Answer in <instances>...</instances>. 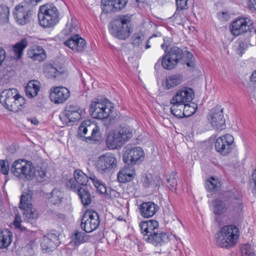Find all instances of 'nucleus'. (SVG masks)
<instances>
[{"label": "nucleus", "instance_id": "obj_1", "mask_svg": "<svg viewBox=\"0 0 256 256\" xmlns=\"http://www.w3.org/2000/svg\"><path fill=\"white\" fill-rule=\"evenodd\" d=\"M139 226L143 239L154 246H162L168 240V234L160 230L155 220L141 222Z\"/></svg>", "mask_w": 256, "mask_h": 256}, {"label": "nucleus", "instance_id": "obj_2", "mask_svg": "<svg viewBox=\"0 0 256 256\" xmlns=\"http://www.w3.org/2000/svg\"><path fill=\"white\" fill-rule=\"evenodd\" d=\"M0 102L7 110L16 112L24 108L26 100L17 89L12 88L2 91L0 94Z\"/></svg>", "mask_w": 256, "mask_h": 256}, {"label": "nucleus", "instance_id": "obj_3", "mask_svg": "<svg viewBox=\"0 0 256 256\" xmlns=\"http://www.w3.org/2000/svg\"><path fill=\"white\" fill-rule=\"evenodd\" d=\"M40 24L46 28H50L56 26L60 20V12L52 3H48L41 6L38 14Z\"/></svg>", "mask_w": 256, "mask_h": 256}, {"label": "nucleus", "instance_id": "obj_4", "mask_svg": "<svg viewBox=\"0 0 256 256\" xmlns=\"http://www.w3.org/2000/svg\"><path fill=\"white\" fill-rule=\"evenodd\" d=\"M239 235L237 226L234 225L225 226L217 234L216 244L221 248H230L238 242Z\"/></svg>", "mask_w": 256, "mask_h": 256}, {"label": "nucleus", "instance_id": "obj_5", "mask_svg": "<svg viewBox=\"0 0 256 256\" xmlns=\"http://www.w3.org/2000/svg\"><path fill=\"white\" fill-rule=\"evenodd\" d=\"M131 16L121 15L116 19L110 28L111 34L120 40H126L130 36L132 30L129 26Z\"/></svg>", "mask_w": 256, "mask_h": 256}, {"label": "nucleus", "instance_id": "obj_6", "mask_svg": "<svg viewBox=\"0 0 256 256\" xmlns=\"http://www.w3.org/2000/svg\"><path fill=\"white\" fill-rule=\"evenodd\" d=\"M132 129L129 126H120L118 130L108 132L106 144H125L132 137Z\"/></svg>", "mask_w": 256, "mask_h": 256}, {"label": "nucleus", "instance_id": "obj_7", "mask_svg": "<svg viewBox=\"0 0 256 256\" xmlns=\"http://www.w3.org/2000/svg\"><path fill=\"white\" fill-rule=\"evenodd\" d=\"M14 174L20 178L31 180L34 176L35 169L32 164L24 159L15 160L11 168Z\"/></svg>", "mask_w": 256, "mask_h": 256}, {"label": "nucleus", "instance_id": "obj_8", "mask_svg": "<svg viewBox=\"0 0 256 256\" xmlns=\"http://www.w3.org/2000/svg\"><path fill=\"white\" fill-rule=\"evenodd\" d=\"M213 204L214 212L217 215L232 211L240 212L242 209V202L237 198H232L228 201L224 202L217 199L214 202Z\"/></svg>", "mask_w": 256, "mask_h": 256}, {"label": "nucleus", "instance_id": "obj_9", "mask_svg": "<svg viewBox=\"0 0 256 256\" xmlns=\"http://www.w3.org/2000/svg\"><path fill=\"white\" fill-rule=\"evenodd\" d=\"M113 110L112 103L107 99L102 102L94 101L90 107V112L92 116L96 119L107 118Z\"/></svg>", "mask_w": 256, "mask_h": 256}, {"label": "nucleus", "instance_id": "obj_10", "mask_svg": "<svg viewBox=\"0 0 256 256\" xmlns=\"http://www.w3.org/2000/svg\"><path fill=\"white\" fill-rule=\"evenodd\" d=\"M183 50L180 48L174 46L162 57V64L164 68L170 70L174 68L180 62L184 55Z\"/></svg>", "mask_w": 256, "mask_h": 256}, {"label": "nucleus", "instance_id": "obj_11", "mask_svg": "<svg viewBox=\"0 0 256 256\" xmlns=\"http://www.w3.org/2000/svg\"><path fill=\"white\" fill-rule=\"evenodd\" d=\"M13 14L18 24L25 26L30 23L34 12L28 4L21 3L15 7Z\"/></svg>", "mask_w": 256, "mask_h": 256}, {"label": "nucleus", "instance_id": "obj_12", "mask_svg": "<svg viewBox=\"0 0 256 256\" xmlns=\"http://www.w3.org/2000/svg\"><path fill=\"white\" fill-rule=\"evenodd\" d=\"M117 166V158L113 154H108L99 156L96 163L97 170L102 174L112 172Z\"/></svg>", "mask_w": 256, "mask_h": 256}, {"label": "nucleus", "instance_id": "obj_13", "mask_svg": "<svg viewBox=\"0 0 256 256\" xmlns=\"http://www.w3.org/2000/svg\"><path fill=\"white\" fill-rule=\"evenodd\" d=\"M100 224L99 216L97 212L94 210L86 212L84 214L80 226L86 232H91L96 230Z\"/></svg>", "mask_w": 256, "mask_h": 256}, {"label": "nucleus", "instance_id": "obj_14", "mask_svg": "<svg viewBox=\"0 0 256 256\" xmlns=\"http://www.w3.org/2000/svg\"><path fill=\"white\" fill-rule=\"evenodd\" d=\"M208 120L216 130H222L226 128V120L224 116L223 108L220 106H216L210 110L208 115Z\"/></svg>", "mask_w": 256, "mask_h": 256}, {"label": "nucleus", "instance_id": "obj_15", "mask_svg": "<svg viewBox=\"0 0 256 256\" xmlns=\"http://www.w3.org/2000/svg\"><path fill=\"white\" fill-rule=\"evenodd\" d=\"M122 159L128 165L139 164L144 159V152L140 147L133 148L125 151Z\"/></svg>", "mask_w": 256, "mask_h": 256}, {"label": "nucleus", "instance_id": "obj_16", "mask_svg": "<svg viewBox=\"0 0 256 256\" xmlns=\"http://www.w3.org/2000/svg\"><path fill=\"white\" fill-rule=\"evenodd\" d=\"M253 28L252 22L248 18H239L230 26V32L234 36L242 34Z\"/></svg>", "mask_w": 256, "mask_h": 256}, {"label": "nucleus", "instance_id": "obj_17", "mask_svg": "<svg viewBox=\"0 0 256 256\" xmlns=\"http://www.w3.org/2000/svg\"><path fill=\"white\" fill-rule=\"evenodd\" d=\"M194 96V91L190 88H184L177 91L176 94L170 100V104H184V108H189L188 104H186L192 101Z\"/></svg>", "mask_w": 256, "mask_h": 256}, {"label": "nucleus", "instance_id": "obj_18", "mask_svg": "<svg viewBox=\"0 0 256 256\" xmlns=\"http://www.w3.org/2000/svg\"><path fill=\"white\" fill-rule=\"evenodd\" d=\"M59 236L60 234L56 231L44 235L40 243L42 250L49 252L54 250L60 244Z\"/></svg>", "mask_w": 256, "mask_h": 256}, {"label": "nucleus", "instance_id": "obj_19", "mask_svg": "<svg viewBox=\"0 0 256 256\" xmlns=\"http://www.w3.org/2000/svg\"><path fill=\"white\" fill-rule=\"evenodd\" d=\"M74 179L70 178L66 183V186L70 190L76 191L78 188L85 186L88 182V177L81 170H76L74 173Z\"/></svg>", "mask_w": 256, "mask_h": 256}, {"label": "nucleus", "instance_id": "obj_20", "mask_svg": "<svg viewBox=\"0 0 256 256\" xmlns=\"http://www.w3.org/2000/svg\"><path fill=\"white\" fill-rule=\"evenodd\" d=\"M69 90L64 86H56L50 88V100L56 104H62L70 97Z\"/></svg>", "mask_w": 256, "mask_h": 256}, {"label": "nucleus", "instance_id": "obj_21", "mask_svg": "<svg viewBox=\"0 0 256 256\" xmlns=\"http://www.w3.org/2000/svg\"><path fill=\"white\" fill-rule=\"evenodd\" d=\"M64 44L74 52H82L86 48V42L78 34L70 36L64 42Z\"/></svg>", "mask_w": 256, "mask_h": 256}, {"label": "nucleus", "instance_id": "obj_22", "mask_svg": "<svg viewBox=\"0 0 256 256\" xmlns=\"http://www.w3.org/2000/svg\"><path fill=\"white\" fill-rule=\"evenodd\" d=\"M140 212L142 216L149 218L152 216L158 210L157 204L153 202H143L140 206Z\"/></svg>", "mask_w": 256, "mask_h": 256}, {"label": "nucleus", "instance_id": "obj_23", "mask_svg": "<svg viewBox=\"0 0 256 256\" xmlns=\"http://www.w3.org/2000/svg\"><path fill=\"white\" fill-rule=\"evenodd\" d=\"M135 174V170L133 168L125 166L118 172V180L120 182H126L133 180Z\"/></svg>", "mask_w": 256, "mask_h": 256}, {"label": "nucleus", "instance_id": "obj_24", "mask_svg": "<svg viewBox=\"0 0 256 256\" xmlns=\"http://www.w3.org/2000/svg\"><path fill=\"white\" fill-rule=\"evenodd\" d=\"M76 23V20L73 18H72L70 20H68L65 28L61 32L60 34L70 37L74 34H78V27Z\"/></svg>", "mask_w": 256, "mask_h": 256}, {"label": "nucleus", "instance_id": "obj_25", "mask_svg": "<svg viewBox=\"0 0 256 256\" xmlns=\"http://www.w3.org/2000/svg\"><path fill=\"white\" fill-rule=\"evenodd\" d=\"M28 56L34 60L42 61L46 58L45 50L40 46L32 47L28 52Z\"/></svg>", "mask_w": 256, "mask_h": 256}, {"label": "nucleus", "instance_id": "obj_26", "mask_svg": "<svg viewBox=\"0 0 256 256\" xmlns=\"http://www.w3.org/2000/svg\"><path fill=\"white\" fill-rule=\"evenodd\" d=\"M64 70L61 68L58 70L52 64H47L44 69L46 76L49 78L60 79Z\"/></svg>", "mask_w": 256, "mask_h": 256}, {"label": "nucleus", "instance_id": "obj_27", "mask_svg": "<svg viewBox=\"0 0 256 256\" xmlns=\"http://www.w3.org/2000/svg\"><path fill=\"white\" fill-rule=\"evenodd\" d=\"M234 138L230 134H226L216 138L215 135L212 136L208 140V144H232Z\"/></svg>", "mask_w": 256, "mask_h": 256}, {"label": "nucleus", "instance_id": "obj_28", "mask_svg": "<svg viewBox=\"0 0 256 256\" xmlns=\"http://www.w3.org/2000/svg\"><path fill=\"white\" fill-rule=\"evenodd\" d=\"M180 62L184 66L186 65L189 70H193L195 68V58L193 54L189 51L186 50L184 52Z\"/></svg>", "mask_w": 256, "mask_h": 256}, {"label": "nucleus", "instance_id": "obj_29", "mask_svg": "<svg viewBox=\"0 0 256 256\" xmlns=\"http://www.w3.org/2000/svg\"><path fill=\"white\" fill-rule=\"evenodd\" d=\"M89 178L92 181L96 190L100 194H103L104 198H108L110 196L105 184L102 181L98 180L94 175L91 176Z\"/></svg>", "mask_w": 256, "mask_h": 256}, {"label": "nucleus", "instance_id": "obj_30", "mask_svg": "<svg viewBox=\"0 0 256 256\" xmlns=\"http://www.w3.org/2000/svg\"><path fill=\"white\" fill-rule=\"evenodd\" d=\"M92 126L90 130V135L85 137V141L87 142L88 141H93L94 142H100L102 137L100 128L94 124H92Z\"/></svg>", "mask_w": 256, "mask_h": 256}, {"label": "nucleus", "instance_id": "obj_31", "mask_svg": "<svg viewBox=\"0 0 256 256\" xmlns=\"http://www.w3.org/2000/svg\"><path fill=\"white\" fill-rule=\"evenodd\" d=\"M12 234L8 230L0 231V248L8 247L12 242Z\"/></svg>", "mask_w": 256, "mask_h": 256}, {"label": "nucleus", "instance_id": "obj_32", "mask_svg": "<svg viewBox=\"0 0 256 256\" xmlns=\"http://www.w3.org/2000/svg\"><path fill=\"white\" fill-rule=\"evenodd\" d=\"M182 76L180 74H172L166 78V88L169 90L178 85L182 82Z\"/></svg>", "mask_w": 256, "mask_h": 256}, {"label": "nucleus", "instance_id": "obj_33", "mask_svg": "<svg viewBox=\"0 0 256 256\" xmlns=\"http://www.w3.org/2000/svg\"><path fill=\"white\" fill-rule=\"evenodd\" d=\"M81 200L82 204L86 206L91 202V194L86 188H80L76 190Z\"/></svg>", "mask_w": 256, "mask_h": 256}, {"label": "nucleus", "instance_id": "obj_34", "mask_svg": "<svg viewBox=\"0 0 256 256\" xmlns=\"http://www.w3.org/2000/svg\"><path fill=\"white\" fill-rule=\"evenodd\" d=\"M28 46V41L26 38H22L20 41L16 42L12 48V50L17 60L22 58L23 54V51Z\"/></svg>", "mask_w": 256, "mask_h": 256}, {"label": "nucleus", "instance_id": "obj_35", "mask_svg": "<svg viewBox=\"0 0 256 256\" xmlns=\"http://www.w3.org/2000/svg\"><path fill=\"white\" fill-rule=\"evenodd\" d=\"M32 195L30 192L22 194L20 197V208L25 210L32 208Z\"/></svg>", "mask_w": 256, "mask_h": 256}, {"label": "nucleus", "instance_id": "obj_36", "mask_svg": "<svg viewBox=\"0 0 256 256\" xmlns=\"http://www.w3.org/2000/svg\"><path fill=\"white\" fill-rule=\"evenodd\" d=\"M92 124H93L90 120L84 121L78 128V136L80 138H83L84 140H85V137L86 136L87 132L88 131L90 132V130H92Z\"/></svg>", "mask_w": 256, "mask_h": 256}, {"label": "nucleus", "instance_id": "obj_37", "mask_svg": "<svg viewBox=\"0 0 256 256\" xmlns=\"http://www.w3.org/2000/svg\"><path fill=\"white\" fill-rule=\"evenodd\" d=\"M24 210V220L26 222L32 224L38 217V213L34 208H26Z\"/></svg>", "mask_w": 256, "mask_h": 256}, {"label": "nucleus", "instance_id": "obj_38", "mask_svg": "<svg viewBox=\"0 0 256 256\" xmlns=\"http://www.w3.org/2000/svg\"><path fill=\"white\" fill-rule=\"evenodd\" d=\"M220 186L218 180L214 176H211L206 180V188L209 192H212L218 190Z\"/></svg>", "mask_w": 256, "mask_h": 256}, {"label": "nucleus", "instance_id": "obj_39", "mask_svg": "<svg viewBox=\"0 0 256 256\" xmlns=\"http://www.w3.org/2000/svg\"><path fill=\"white\" fill-rule=\"evenodd\" d=\"M86 236L85 233L80 232H76L72 236L71 243L74 246H78L84 243L86 240Z\"/></svg>", "mask_w": 256, "mask_h": 256}, {"label": "nucleus", "instance_id": "obj_40", "mask_svg": "<svg viewBox=\"0 0 256 256\" xmlns=\"http://www.w3.org/2000/svg\"><path fill=\"white\" fill-rule=\"evenodd\" d=\"M188 0H176V10L173 16L177 18L178 16L180 17L181 12L188 8Z\"/></svg>", "mask_w": 256, "mask_h": 256}, {"label": "nucleus", "instance_id": "obj_41", "mask_svg": "<svg viewBox=\"0 0 256 256\" xmlns=\"http://www.w3.org/2000/svg\"><path fill=\"white\" fill-rule=\"evenodd\" d=\"M102 11L106 14L118 11L114 0H106L104 3L102 4Z\"/></svg>", "mask_w": 256, "mask_h": 256}, {"label": "nucleus", "instance_id": "obj_42", "mask_svg": "<svg viewBox=\"0 0 256 256\" xmlns=\"http://www.w3.org/2000/svg\"><path fill=\"white\" fill-rule=\"evenodd\" d=\"M62 198V194L58 189H54L51 192L50 202L54 204L60 202Z\"/></svg>", "mask_w": 256, "mask_h": 256}, {"label": "nucleus", "instance_id": "obj_43", "mask_svg": "<svg viewBox=\"0 0 256 256\" xmlns=\"http://www.w3.org/2000/svg\"><path fill=\"white\" fill-rule=\"evenodd\" d=\"M234 145H214L216 150L222 155H226L233 148Z\"/></svg>", "mask_w": 256, "mask_h": 256}, {"label": "nucleus", "instance_id": "obj_44", "mask_svg": "<svg viewBox=\"0 0 256 256\" xmlns=\"http://www.w3.org/2000/svg\"><path fill=\"white\" fill-rule=\"evenodd\" d=\"M144 39V36L141 32L134 33L131 38L132 44L134 46H139Z\"/></svg>", "mask_w": 256, "mask_h": 256}, {"label": "nucleus", "instance_id": "obj_45", "mask_svg": "<svg viewBox=\"0 0 256 256\" xmlns=\"http://www.w3.org/2000/svg\"><path fill=\"white\" fill-rule=\"evenodd\" d=\"M172 106L170 108V112L175 117L178 118H182L184 116V112H182L180 109L178 108V106L180 104H172Z\"/></svg>", "mask_w": 256, "mask_h": 256}, {"label": "nucleus", "instance_id": "obj_46", "mask_svg": "<svg viewBox=\"0 0 256 256\" xmlns=\"http://www.w3.org/2000/svg\"><path fill=\"white\" fill-rule=\"evenodd\" d=\"M176 172H172L170 176L167 178V182L168 184V186L170 189H176L177 180L176 178Z\"/></svg>", "mask_w": 256, "mask_h": 256}, {"label": "nucleus", "instance_id": "obj_47", "mask_svg": "<svg viewBox=\"0 0 256 256\" xmlns=\"http://www.w3.org/2000/svg\"><path fill=\"white\" fill-rule=\"evenodd\" d=\"M242 256H255L254 249L250 244H246L243 246Z\"/></svg>", "mask_w": 256, "mask_h": 256}, {"label": "nucleus", "instance_id": "obj_48", "mask_svg": "<svg viewBox=\"0 0 256 256\" xmlns=\"http://www.w3.org/2000/svg\"><path fill=\"white\" fill-rule=\"evenodd\" d=\"M82 111L75 112L74 113H70L65 114L66 117L68 119L70 122H76L79 120L81 116Z\"/></svg>", "mask_w": 256, "mask_h": 256}, {"label": "nucleus", "instance_id": "obj_49", "mask_svg": "<svg viewBox=\"0 0 256 256\" xmlns=\"http://www.w3.org/2000/svg\"><path fill=\"white\" fill-rule=\"evenodd\" d=\"M82 111L77 105L69 104L65 108V114Z\"/></svg>", "mask_w": 256, "mask_h": 256}, {"label": "nucleus", "instance_id": "obj_50", "mask_svg": "<svg viewBox=\"0 0 256 256\" xmlns=\"http://www.w3.org/2000/svg\"><path fill=\"white\" fill-rule=\"evenodd\" d=\"M9 15L8 8L4 5L0 6V18L6 19L8 18Z\"/></svg>", "mask_w": 256, "mask_h": 256}, {"label": "nucleus", "instance_id": "obj_51", "mask_svg": "<svg viewBox=\"0 0 256 256\" xmlns=\"http://www.w3.org/2000/svg\"><path fill=\"white\" fill-rule=\"evenodd\" d=\"M31 85L32 82H29L25 88V92L26 95L30 98H33L37 95V94L36 92L34 90L30 87Z\"/></svg>", "mask_w": 256, "mask_h": 256}, {"label": "nucleus", "instance_id": "obj_52", "mask_svg": "<svg viewBox=\"0 0 256 256\" xmlns=\"http://www.w3.org/2000/svg\"><path fill=\"white\" fill-rule=\"evenodd\" d=\"M118 11L122 10L126 6L128 0H114Z\"/></svg>", "mask_w": 256, "mask_h": 256}, {"label": "nucleus", "instance_id": "obj_53", "mask_svg": "<svg viewBox=\"0 0 256 256\" xmlns=\"http://www.w3.org/2000/svg\"><path fill=\"white\" fill-rule=\"evenodd\" d=\"M8 162L6 160H0V172L4 174H7L8 172Z\"/></svg>", "mask_w": 256, "mask_h": 256}, {"label": "nucleus", "instance_id": "obj_54", "mask_svg": "<svg viewBox=\"0 0 256 256\" xmlns=\"http://www.w3.org/2000/svg\"><path fill=\"white\" fill-rule=\"evenodd\" d=\"M143 184L145 187H149L152 182V176L150 174L149 176L146 175L142 178Z\"/></svg>", "mask_w": 256, "mask_h": 256}, {"label": "nucleus", "instance_id": "obj_55", "mask_svg": "<svg viewBox=\"0 0 256 256\" xmlns=\"http://www.w3.org/2000/svg\"><path fill=\"white\" fill-rule=\"evenodd\" d=\"M34 176L42 179L46 176V172L40 168L35 170Z\"/></svg>", "mask_w": 256, "mask_h": 256}, {"label": "nucleus", "instance_id": "obj_56", "mask_svg": "<svg viewBox=\"0 0 256 256\" xmlns=\"http://www.w3.org/2000/svg\"><path fill=\"white\" fill-rule=\"evenodd\" d=\"M20 223H21V217L20 216L19 214H16L14 220V224L16 228H20L21 230H22V228H21L20 226Z\"/></svg>", "mask_w": 256, "mask_h": 256}, {"label": "nucleus", "instance_id": "obj_57", "mask_svg": "<svg viewBox=\"0 0 256 256\" xmlns=\"http://www.w3.org/2000/svg\"><path fill=\"white\" fill-rule=\"evenodd\" d=\"M6 58V52L4 49L0 47V66L2 65V62Z\"/></svg>", "mask_w": 256, "mask_h": 256}, {"label": "nucleus", "instance_id": "obj_58", "mask_svg": "<svg viewBox=\"0 0 256 256\" xmlns=\"http://www.w3.org/2000/svg\"><path fill=\"white\" fill-rule=\"evenodd\" d=\"M248 6L250 10H256V0H249Z\"/></svg>", "mask_w": 256, "mask_h": 256}, {"label": "nucleus", "instance_id": "obj_59", "mask_svg": "<svg viewBox=\"0 0 256 256\" xmlns=\"http://www.w3.org/2000/svg\"><path fill=\"white\" fill-rule=\"evenodd\" d=\"M42 0H24V2L23 3L28 4L30 8H32V6H36L37 3Z\"/></svg>", "mask_w": 256, "mask_h": 256}, {"label": "nucleus", "instance_id": "obj_60", "mask_svg": "<svg viewBox=\"0 0 256 256\" xmlns=\"http://www.w3.org/2000/svg\"><path fill=\"white\" fill-rule=\"evenodd\" d=\"M30 82H32V85L30 86V87L34 90L38 94L39 90H40V86H39L35 84L34 82L33 81H30Z\"/></svg>", "mask_w": 256, "mask_h": 256}, {"label": "nucleus", "instance_id": "obj_61", "mask_svg": "<svg viewBox=\"0 0 256 256\" xmlns=\"http://www.w3.org/2000/svg\"><path fill=\"white\" fill-rule=\"evenodd\" d=\"M30 82H32V85L30 86V87L34 90L38 94L39 90H40V86H39L35 84L34 82L33 81H30Z\"/></svg>", "mask_w": 256, "mask_h": 256}, {"label": "nucleus", "instance_id": "obj_62", "mask_svg": "<svg viewBox=\"0 0 256 256\" xmlns=\"http://www.w3.org/2000/svg\"><path fill=\"white\" fill-rule=\"evenodd\" d=\"M28 120L30 121L35 126H37L39 123L38 120L36 118H28Z\"/></svg>", "mask_w": 256, "mask_h": 256}, {"label": "nucleus", "instance_id": "obj_63", "mask_svg": "<svg viewBox=\"0 0 256 256\" xmlns=\"http://www.w3.org/2000/svg\"><path fill=\"white\" fill-rule=\"evenodd\" d=\"M161 65L162 66V60L159 59L158 60V61L155 64L154 69L156 70H158L160 68Z\"/></svg>", "mask_w": 256, "mask_h": 256}, {"label": "nucleus", "instance_id": "obj_64", "mask_svg": "<svg viewBox=\"0 0 256 256\" xmlns=\"http://www.w3.org/2000/svg\"><path fill=\"white\" fill-rule=\"evenodd\" d=\"M250 80L254 82H256V70L252 73Z\"/></svg>", "mask_w": 256, "mask_h": 256}]
</instances>
